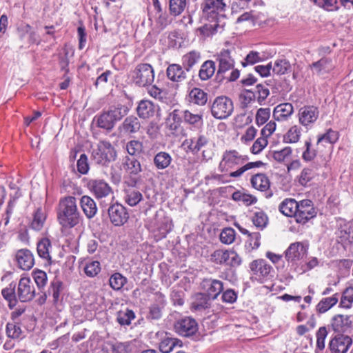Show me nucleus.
I'll list each match as a JSON object with an SVG mask.
<instances>
[{"instance_id":"39448f33","label":"nucleus","mask_w":353,"mask_h":353,"mask_svg":"<svg viewBox=\"0 0 353 353\" xmlns=\"http://www.w3.org/2000/svg\"><path fill=\"white\" fill-rule=\"evenodd\" d=\"M92 157L97 163L105 165L115 160L117 152L109 141H101L93 149Z\"/></svg>"},{"instance_id":"f257e3e1","label":"nucleus","mask_w":353,"mask_h":353,"mask_svg":"<svg viewBox=\"0 0 353 353\" xmlns=\"http://www.w3.org/2000/svg\"><path fill=\"white\" fill-rule=\"evenodd\" d=\"M226 0H203L200 5L202 17L208 21L197 31L203 37H210L221 32L225 26Z\"/></svg>"},{"instance_id":"72a5a7b5","label":"nucleus","mask_w":353,"mask_h":353,"mask_svg":"<svg viewBox=\"0 0 353 353\" xmlns=\"http://www.w3.org/2000/svg\"><path fill=\"white\" fill-rule=\"evenodd\" d=\"M37 245L38 255L48 262L51 261L52 245L50 241L48 238H42L38 241Z\"/></svg>"},{"instance_id":"9b49d317","label":"nucleus","mask_w":353,"mask_h":353,"mask_svg":"<svg viewBox=\"0 0 353 353\" xmlns=\"http://www.w3.org/2000/svg\"><path fill=\"white\" fill-rule=\"evenodd\" d=\"M108 212L110 221L114 226H122L129 219L127 209L119 203L111 205L108 208Z\"/></svg>"},{"instance_id":"1a4fd4ad","label":"nucleus","mask_w":353,"mask_h":353,"mask_svg":"<svg viewBox=\"0 0 353 353\" xmlns=\"http://www.w3.org/2000/svg\"><path fill=\"white\" fill-rule=\"evenodd\" d=\"M123 168L125 173L129 176V180L125 182L130 183L131 185H137L140 181L139 174L142 172L139 161L132 157H125Z\"/></svg>"},{"instance_id":"393cba45","label":"nucleus","mask_w":353,"mask_h":353,"mask_svg":"<svg viewBox=\"0 0 353 353\" xmlns=\"http://www.w3.org/2000/svg\"><path fill=\"white\" fill-rule=\"evenodd\" d=\"M310 68L313 71L314 74L323 75L332 71L334 68V65L332 59L323 57L320 60L310 65Z\"/></svg>"},{"instance_id":"338daca9","label":"nucleus","mask_w":353,"mask_h":353,"mask_svg":"<svg viewBox=\"0 0 353 353\" xmlns=\"http://www.w3.org/2000/svg\"><path fill=\"white\" fill-rule=\"evenodd\" d=\"M62 288V283L59 281H54L51 283L49 288V294H52L53 302L57 303L59 300L60 292Z\"/></svg>"},{"instance_id":"c03bdc74","label":"nucleus","mask_w":353,"mask_h":353,"mask_svg":"<svg viewBox=\"0 0 353 353\" xmlns=\"http://www.w3.org/2000/svg\"><path fill=\"white\" fill-rule=\"evenodd\" d=\"M301 135V128L295 125L292 126L283 136V141L287 143H297Z\"/></svg>"},{"instance_id":"b1692460","label":"nucleus","mask_w":353,"mask_h":353,"mask_svg":"<svg viewBox=\"0 0 353 353\" xmlns=\"http://www.w3.org/2000/svg\"><path fill=\"white\" fill-rule=\"evenodd\" d=\"M166 75L169 80L176 83L182 82L187 78L185 70L183 65L177 63H172L168 66Z\"/></svg>"},{"instance_id":"774afa93","label":"nucleus","mask_w":353,"mask_h":353,"mask_svg":"<svg viewBox=\"0 0 353 353\" xmlns=\"http://www.w3.org/2000/svg\"><path fill=\"white\" fill-rule=\"evenodd\" d=\"M268 145L267 137L262 136L259 137L251 147L252 153L256 154L260 153Z\"/></svg>"},{"instance_id":"2f4dec72","label":"nucleus","mask_w":353,"mask_h":353,"mask_svg":"<svg viewBox=\"0 0 353 353\" xmlns=\"http://www.w3.org/2000/svg\"><path fill=\"white\" fill-rule=\"evenodd\" d=\"M212 299L204 293H196L191 297L192 309H208L211 307Z\"/></svg>"},{"instance_id":"a878e982","label":"nucleus","mask_w":353,"mask_h":353,"mask_svg":"<svg viewBox=\"0 0 353 353\" xmlns=\"http://www.w3.org/2000/svg\"><path fill=\"white\" fill-rule=\"evenodd\" d=\"M293 112V105L290 103H283L274 108L273 117L277 121H284L288 120Z\"/></svg>"},{"instance_id":"ea45409f","label":"nucleus","mask_w":353,"mask_h":353,"mask_svg":"<svg viewBox=\"0 0 353 353\" xmlns=\"http://www.w3.org/2000/svg\"><path fill=\"white\" fill-rule=\"evenodd\" d=\"M140 128L141 123L139 119L132 115L126 117L122 123V128L128 133H136L140 130Z\"/></svg>"},{"instance_id":"e2e57ef3","label":"nucleus","mask_w":353,"mask_h":353,"mask_svg":"<svg viewBox=\"0 0 353 353\" xmlns=\"http://www.w3.org/2000/svg\"><path fill=\"white\" fill-rule=\"evenodd\" d=\"M314 4L327 11L338 10L337 0H312Z\"/></svg>"},{"instance_id":"bb28decb","label":"nucleus","mask_w":353,"mask_h":353,"mask_svg":"<svg viewBox=\"0 0 353 353\" xmlns=\"http://www.w3.org/2000/svg\"><path fill=\"white\" fill-rule=\"evenodd\" d=\"M208 143V139L204 134H199L196 137L185 139L183 145H187L189 150L193 154H196L203 148H205Z\"/></svg>"},{"instance_id":"a211bd4d","label":"nucleus","mask_w":353,"mask_h":353,"mask_svg":"<svg viewBox=\"0 0 353 353\" xmlns=\"http://www.w3.org/2000/svg\"><path fill=\"white\" fill-rule=\"evenodd\" d=\"M17 294L21 302L30 301L34 298V288L29 278H21L18 284Z\"/></svg>"},{"instance_id":"c756f323","label":"nucleus","mask_w":353,"mask_h":353,"mask_svg":"<svg viewBox=\"0 0 353 353\" xmlns=\"http://www.w3.org/2000/svg\"><path fill=\"white\" fill-rule=\"evenodd\" d=\"M81 208L85 216L90 219L93 218L97 212L95 201L89 196L84 195L80 199Z\"/></svg>"},{"instance_id":"49530a36","label":"nucleus","mask_w":353,"mask_h":353,"mask_svg":"<svg viewBox=\"0 0 353 353\" xmlns=\"http://www.w3.org/2000/svg\"><path fill=\"white\" fill-rule=\"evenodd\" d=\"M229 250H216L210 256V260L219 265H227Z\"/></svg>"},{"instance_id":"79ce46f5","label":"nucleus","mask_w":353,"mask_h":353,"mask_svg":"<svg viewBox=\"0 0 353 353\" xmlns=\"http://www.w3.org/2000/svg\"><path fill=\"white\" fill-rule=\"evenodd\" d=\"M339 138L338 132L332 129H328L325 133L318 136L316 145L319 146L324 143L333 145L339 140Z\"/></svg>"},{"instance_id":"6e6d98bb","label":"nucleus","mask_w":353,"mask_h":353,"mask_svg":"<svg viewBox=\"0 0 353 353\" xmlns=\"http://www.w3.org/2000/svg\"><path fill=\"white\" fill-rule=\"evenodd\" d=\"M127 282V279L120 273L113 274L109 279L110 287L114 290H121Z\"/></svg>"},{"instance_id":"a18cd8bd","label":"nucleus","mask_w":353,"mask_h":353,"mask_svg":"<svg viewBox=\"0 0 353 353\" xmlns=\"http://www.w3.org/2000/svg\"><path fill=\"white\" fill-rule=\"evenodd\" d=\"M187 6L186 0H169L170 12L173 16L181 14Z\"/></svg>"},{"instance_id":"aec40b11","label":"nucleus","mask_w":353,"mask_h":353,"mask_svg":"<svg viewBox=\"0 0 353 353\" xmlns=\"http://www.w3.org/2000/svg\"><path fill=\"white\" fill-rule=\"evenodd\" d=\"M17 266L23 270H30L34 265V255L28 249H20L15 253Z\"/></svg>"},{"instance_id":"37998d69","label":"nucleus","mask_w":353,"mask_h":353,"mask_svg":"<svg viewBox=\"0 0 353 353\" xmlns=\"http://www.w3.org/2000/svg\"><path fill=\"white\" fill-rule=\"evenodd\" d=\"M272 69L274 74L283 75L290 72L291 64L285 59H279L275 60L274 65H272Z\"/></svg>"},{"instance_id":"680f3d73","label":"nucleus","mask_w":353,"mask_h":353,"mask_svg":"<svg viewBox=\"0 0 353 353\" xmlns=\"http://www.w3.org/2000/svg\"><path fill=\"white\" fill-rule=\"evenodd\" d=\"M264 57H261L260 53L256 51H250L242 61L241 64L243 67L248 65H254L256 63L262 61Z\"/></svg>"},{"instance_id":"20e7f679","label":"nucleus","mask_w":353,"mask_h":353,"mask_svg":"<svg viewBox=\"0 0 353 353\" xmlns=\"http://www.w3.org/2000/svg\"><path fill=\"white\" fill-rule=\"evenodd\" d=\"M130 77L137 86L148 87L154 82V70L150 64L141 63L130 71Z\"/></svg>"},{"instance_id":"7ed1b4c3","label":"nucleus","mask_w":353,"mask_h":353,"mask_svg":"<svg viewBox=\"0 0 353 353\" xmlns=\"http://www.w3.org/2000/svg\"><path fill=\"white\" fill-rule=\"evenodd\" d=\"M129 112V108L122 104H117L110 107L107 111H104L99 115L95 116L94 120L97 126L106 130H112L117 122L119 121Z\"/></svg>"},{"instance_id":"473e14b6","label":"nucleus","mask_w":353,"mask_h":353,"mask_svg":"<svg viewBox=\"0 0 353 353\" xmlns=\"http://www.w3.org/2000/svg\"><path fill=\"white\" fill-rule=\"evenodd\" d=\"M298 207L299 202L295 199H285L279 205V211L286 216L294 218Z\"/></svg>"},{"instance_id":"cd10ccee","label":"nucleus","mask_w":353,"mask_h":353,"mask_svg":"<svg viewBox=\"0 0 353 353\" xmlns=\"http://www.w3.org/2000/svg\"><path fill=\"white\" fill-rule=\"evenodd\" d=\"M352 320L351 316L337 315L332 319V327L335 332H346L351 327Z\"/></svg>"},{"instance_id":"4c0bfd02","label":"nucleus","mask_w":353,"mask_h":353,"mask_svg":"<svg viewBox=\"0 0 353 353\" xmlns=\"http://www.w3.org/2000/svg\"><path fill=\"white\" fill-rule=\"evenodd\" d=\"M216 70L215 63L212 60L205 61L201 66L199 77L201 81L210 79L214 74Z\"/></svg>"},{"instance_id":"052dcab7","label":"nucleus","mask_w":353,"mask_h":353,"mask_svg":"<svg viewBox=\"0 0 353 353\" xmlns=\"http://www.w3.org/2000/svg\"><path fill=\"white\" fill-rule=\"evenodd\" d=\"M134 318L133 310H119L118 312L117 320L121 325H128Z\"/></svg>"},{"instance_id":"412c9836","label":"nucleus","mask_w":353,"mask_h":353,"mask_svg":"<svg viewBox=\"0 0 353 353\" xmlns=\"http://www.w3.org/2000/svg\"><path fill=\"white\" fill-rule=\"evenodd\" d=\"M250 268L252 274L259 280L267 277L272 270V267L263 259L253 261L250 264Z\"/></svg>"},{"instance_id":"5fc2aeb1","label":"nucleus","mask_w":353,"mask_h":353,"mask_svg":"<svg viewBox=\"0 0 353 353\" xmlns=\"http://www.w3.org/2000/svg\"><path fill=\"white\" fill-rule=\"evenodd\" d=\"M85 274L89 277H94L101 272V265L97 261H88L84 268Z\"/></svg>"},{"instance_id":"4468645a","label":"nucleus","mask_w":353,"mask_h":353,"mask_svg":"<svg viewBox=\"0 0 353 353\" xmlns=\"http://www.w3.org/2000/svg\"><path fill=\"white\" fill-rule=\"evenodd\" d=\"M23 311L17 310L12 313L11 317L13 323H8L6 325V334L9 338L21 340L25 337L24 332L19 326L23 323L19 319Z\"/></svg>"},{"instance_id":"bf43d9fd","label":"nucleus","mask_w":353,"mask_h":353,"mask_svg":"<svg viewBox=\"0 0 353 353\" xmlns=\"http://www.w3.org/2000/svg\"><path fill=\"white\" fill-rule=\"evenodd\" d=\"M236 232L232 228H224L220 234V240L224 244H231L235 240Z\"/></svg>"},{"instance_id":"dca6fc26","label":"nucleus","mask_w":353,"mask_h":353,"mask_svg":"<svg viewBox=\"0 0 353 353\" xmlns=\"http://www.w3.org/2000/svg\"><path fill=\"white\" fill-rule=\"evenodd\" d=\"M352 344V339L347 335L337 334L330 342L331 353H346Z\"/></svg>"},{"instance_id":"423d86ee","label":"nucleus","mask_w":353,"mask_h":353,"mask_svg":"<svg viewBox=\"0 0 353 353\" xmlns=\"http://www.w3.org/2000/svg\"><path fill=\"white\" fill-rule=\"evenodd\" d=\"M248 160V156L242 155L237 150H227L222 154L218 168L221 172H228L238 165H243Z\"/></svg>"},{"instance_id":"69168bd1","label":"nucleus","mask_w":353,"mask_h":353,"mask_svg":"<svg viewBox=\"0 0 353 353\" xmlns=\"http://www.w3.org/2000/svg\"><path fill=\"white\" fill-rule=\"evenodd\" d=\"M339 300L337 294L331 297L323 299L317 305L316 309H331L336 304Z\"/></svg>"},{"instance_id":"a19ab883","label":"nucleus","mask_w":353,"mask_h":353,"mask_svg":"<svg viewBox=\"0 0 353 353\" xmlns=\"http://www.w3.org/2000/svg\"><path fill=\"white\" fill-rule=\"evenodd\" d=\"M16 285L11 283L8 288L1 290V294L4 299L8 302L10 308H12L17 305L18 300L15 294Z\"/></svg>"},{"instance_id":"f704fd0d","label":"nucleus","mask_w":353,"mask_h":353,"mask_svg":"<svg viewBox=\"0 0 353 353\" xmlns=\"http://www.w3.org/2000/svg\"><path fill=\"white\" fill-rule=\"evenodd\" d=\"M252 187L261 192H265L270 188V182L268 177L263 173L256 174L251 179Z\"/></svg>"},{"instance_id":"c85d7f7f","label":"nucleus","mask_w":353,"mask_h":353,"mask_svg":"<svg viewBox=\"0 0 353 353\" xmlns=\"http://www.w3.org/2000/svg\"><path fill=\"white\" fill-rule=\"evenodd\" d=\"M137 112L140 118L148 119L154 117L156 112V107L150 101L142 100L137 108Z\"/></svg>"},{"instance_id":"58836bf2","label":"nucleus","mask_w":353,"mask_h":353,"mask_svg":"<svg viewBox=\"0 0 353 353\" xmlns=\"http://www.w3.org/2000/svg\"><path fill=\"white\" fill-rule=\"evenodd\" d=\"M251 219L254 226L260 230L265 228L269 221L267 214L260 209L253 212Z\"/></svg>"},{"instance_id":"5701e85b","label":"nucleus","mask_w":353,"mask_h":353,"mask_svg":"<svg viewBox=\"0 0 353 353\" xmlns=\"http://www.w3.org/2000/svg\"><path fill=\"white\" fill-rule=\"evenodd\" d=\"M183 121L192 128L199 130L203 126V112L199 111L193 113L189 110H185L183 112Z\"/></svg>"},{"instance_id":"6ab92c4d","label":"nucleus","mask_w":353,"mask_h":353,"mask_svg":"<svg viewBox=\"0 0 353 353\" xmlns=\"http://www.w3.org/2000/svg\"><path fill=\"white\" fill-rule=\"evenodd\" d=\"M88 188L97 199L106 197L112 192L110 186L103 179H90Z\"/></svg>"},{"instance_id":"0eeeda50","label":"nucleus","mask_w":353,"mask_h":353,"mask_svg":"<svg viewBox=\"0 0 353 353\" xmlns=\"http://www.w3.org/2000/svg\"><path fill=\"white\" fill-rule=\"evenodd\" d=\"M211 114L216 119H225L229 117L234 110L232 101L225 96L215 98L210 107Z\"/></svg>"},{"instance_id":"f3484780","label":"nucleus","mask_w":353,"mask_h":353,"mask_svg":"<svg viewBox=\"0 0 353 353\" xmlns=\"http://www.w3.org/2000/svg\"><path fill=\"white\" fill-rule=\"evenodd\" d=\"M137 185L124 182L123 199L126 204L131 207L137 205L143 199L141 192L136 188Z\"/></svg>"},{"instance_id":"8fccbe9b","label":"nucleus","mask_w":353,"mask_h":353,"mask_svg":"<svg viewBox=\"0 0 353 353\" xmlns=\"http://www.w3.org/2000/svg\"><path fill=\"white\" fill-rule=\"evenodd\" d=\"M181 341L171 337L164 338L159 344V350L163 353H170L174 347Z\"/></svg>"},{"instance_id":"0e129e2a","label":"nucleus","mask_w":353,"mask_h":353,"mask_svg":"<svg viewBox=\"0 0 353 353\" xmlns=\"http://www.w3.org/2000/svg\"><path fill=\"white\" fill-rule=\"evenodd\" d=\"M338 241L341 243L343 246H346L353 243V234L346 230H339L337 232Z\"/></svg>"},{"instance_id":"4d7b16f0","label":"nucleus","mask_w":353,"mask_h":353,"mask_svg":"<svg viewBox=\"0 0 353 353\" xmlns=\"http://www.w3.org/2000/svg\"><path fill=\"white\" fill-rule=\"evenodd\" d=\"M125 149L130 156H138L143 150V143L137 140H132L126 143Z\"/></svg>"},{"instance_id":"c9c22d12","label":"nucleus","mask_w":353,"mask_h":353,"mask_svg":"<svg viewBox=\"0 0 353 353\" xmlns=\"http://www.w3.org/2000/svg\"><path fill=\"white\" fill-rule=\"evenodd\" d=\"M172 161V158L169 153L161 151L155 154L153 163L157 170H164L169 167Z\"/></svg>"},{"instance_id":"e433bc0d","label":"nucleus","mask_w":353,"mask_h":353,"mask_svg":"<svg viewBox=\"0 0 353 353\" xmlns=\"http://www.w3.org/2000/svg\"><path fill=\"white\" fill-rule=\"evenodd\" d=\"M189 101L190 103L203 106L208 101V94L201 88H194L189 93Z\"/></svg>"},{"instance_id":"603ef678","label":"nucleus","mask_w":353,"mask_h":353,"mask_svg":"<svg viewBox=\"0 0 353 353\" xmlns=\"http://www.w3.org/2000/svg\"><path fill=\"white\" fill-rule=\"evenodd\" d=\"M111 349L114 353H132L134 344L132 341L117 342L112 345Z\"/></svg>"},{"instance_id":"09e8293b","label":"nucleus","mask_w":353,"mask_h":353,"mask_svg":"<svg viewBox=\"0 0 353 353\" xmlns=\"http://www.w3.org/2000/svg\"><path fill=\"white\" fill-rule=\"evenodd\" d=\"M304 150L302 154V159L306 161L310 162L314 159L316 157V150L312 148V140L308 139L305 141Z\"/></svg>"},{"instance_id":"6e6552de","label":"nucleus","mask_w":353,"mask_h":353,"mask_svg":"<svg viewBox=\"0 0 353 353\" xmlns=\"http://www.w3.org/2000/svg\"><path fill=\"white\" fill-rule=\"evenodd\" d=\"M316 211L313 206L312 201L309 199H304L299 202V207L294 216L296 223L301 224L306 223L309 220L315 217Z\"/></svg>"},{"instance_id":"ddd939ff","label":"nucleus","mask_w":353,"mask_h":353,"mask_svg":"<svg viewBox=\"0 0 353 353\" xmlns=\"http://www.w3.org/2000/svg\"><path fill=\"white\" fill-rule=\"evenodd\" d=\"M319 115V112L316 107L313 105L303 106L299 110V121L303 126L309 128L317 120Z\"/></svg>"},{"instance_id":"f8f14e48","label":"nucleus","mask_w":353,"mask_h":353,"mask_svg":"<svg viewBox=\"0 0 353 353\" xmlns=\"http://www.w3.org/2000/svg\"><path fill=\"white\" fill-rule=\"evenodd\" d=\"M174 328L180 336L188 337L198 331V324L193 318L186 317L177 321L174 323Z\"/></svg>"},{"instance_id":"3c124183","label":"nucleus","mask_w":353,"mask_h":353,"mask_svg":"<svg viewBox=\"0 0 353 353\" xmlns=\"http://www.w3.org/2000/svg\"><path fill=\"white\" fill-rule=\"evenodd\" d=\"M264 163L261 161H257L255 162H249L245 165L241 166L240 168L236 170V171L231 172L230 173V176L232 178H238L241 176L245 172L249 170L250 169L254 168H260L263 165Z\"/></svg>"},{"instance_id":"de8ad7c7","label":"nucleus","mask_w":353,"mask_h":353,"mask_svg":"<svg viewBox=\"0 0 353 353\" xmlns=\"http://www.w3.org/2000/svg\"><path fill=\"white\" fill-rule=\"evenodd\" d=\"M292 152V148L289 146H287L282 150L274 151L272 157L279 163H285L290 159Z\"/></svg>"},{"instance_id":"9d476101","label":"nucleus","mask_w":353,"mask_h":353,"mask_svg":"<svg viewBox=\"0 0 353 353\" xmlns=\"http://www.w3.org/2000/svg\"><path fill=\"white\" fill-rule=\"evenodd\" d=\"M307 251V248L302 242H295L290 245L285 252V258L289 265L295 266L302 259Z\"/></svg>"},{"instance_id":"864d4df0","label":"nucleus","mask_w":353,"mask_h":353,"mask_svg":"<svg viewBox=\"0 0 353 353\" xmlns=\"http://www.w3.org/2000/svg\"><path fill=\"white\" fill-rule=\"evenodd\" d=\"M46 217L41 210L38 208L34 213L33 220L30 224V228L35 231H40L43 226Z\"/></svg>"},{"instance_id":"13d9d810","label":"nucleus","mask_w":353,"mask_h":353,"mask_svg":"<svg viewBox=\"0 0 353 353\" xmlns=\"http://www.w3.org/2000/svg\"><path fill=\"white\" fill-rule=\"evenodd\" d=\"M353 303V288L350 287L346 288L343 292L340 302V307L349 309L352 307Z\"/></svg>"},{"instance_id":"2eb2a0df","label":"nucleus","mask_w":353,"mask_h":353,"mask_svg":"<svg viewBox=\"0 0 353 353\" xmlns=\"http://www.w3.org/2000/svg\"><path fill=\"white\" fill-rule=\"evenodd\" d=\"M234 50H222L216 55V61L219 63L217 74H223L228 70L233 69L235 61L232 55Z\"/></svg>"},{"instance_id":"f03ea898","label":"nucleus","mask_w":353,"mask_h":353,"mask_svg":"<svg viewBox=\"0 0 353 353\" xmlns=\"http://www.w3.org/2000/svg\"><path fill=\"white\" fill-rule=\"evenodd\" d=\"M56 214L62 231L78 226L83 220L77 207V199L73 196L60 198L56 207Z\"/></svg>"},{"instance_id":"4be33fe9","label":"nucleus","mask_w":353,"mask_h":353,"mask_svg":"<svg viewBox=\"0 0 353 353\" xmlns=\"http://www.w3.org/2000/svg\"><path fill=\"white\" fill-rule=\"evenodd\" d=\"M201 287L208 292L207 295L211 296L212 300L215 299L223 290V283L212 279H204L201 283Z\"/></svg>"},{"instance_id":"7c9ffc66","label":"nucleus","mask_w":353,"mask_h":353,"mask_svg":"<svg viewBox=\"0 0 353 353\" xmlns=\"http://www.w3.org/2000/svg\"><path fill=\"white\" fill-rule=\"evenodd\" d=\"M201 59V52L192 50L185 54L181 58V63L186 72L190 71L192 68L199 63Z\"/></svg>"}]
</instances>
